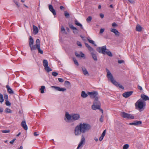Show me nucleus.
<instances>
[{
    "label": "nucleus",
    "instance_id": "obj_45",
    "mask_svg": "<svg viewBox=\"0 0 149 149\" xmlns=\"http://www.w3.org/2000/svg\"><path fill=\"white\" fill-rule=\"evenodd\" d=\"M6 104L7 106H10L11 105V103L8 100L6 101Z\"/></svg>",
    "mask_w": 149,
    "mask_h": 149
},
{
    "label": "nucleus",
    "instance_id": "obj_64",
    "mask_svg": "<svg viewBox=\"0 0 149 149\" xmlns=\"http://www.w3.org/2000/svg\"><path fill=\"white\" fill-rule=\"evenodd\" d=\"M3 111V109L2 107H0V113H2Z\"/></svg>",
    "mask_w": 149,
    "mask_h": 149
},
{
    "label": "nucleus",
    "instance_id": "obj_16",
    "mask_svg": "<svg viewBox=\"0 0 149 149\" xmlns=\"http://www.w3.org/2000/svg\"><path fill=\"white\" fill-rule=\"evenodd\" d=\"M22 126L25 130H27L28 129L27 125H26L25 121H23L21 123Z\"/></svg>",
    "mask_w": 149,
    "mask_h": 149
},
{
    "label": "nucleus",
    "instance_id": "obj_49",
    "mask_svg": "<svg viewBox=\"0 0 149 149\" xmlns=\"http://www.w3.org/2000/svg\"><path fill=\"white\" fill-rule=\"evenodd\" d=\"M112 26L113 27H115L117 26V25L115 23L113 22L112 23Z\"/></svg>",
    "mask_w": 149,
    "mask_h": 149
},
{
    "label": "nucleus",
    "instance_id": "obj_4",
    "mask_svg": "<svg viewBox=\"0 0 149 149\" xmlns=\"http://www.w3.org/2000/svg\"><path fill=\"white\" fill-rule=\"evenodd\" d=\"M97 98L96 97L95 99L93 104L92 106V109L94 110L97 109H100V107L101 104L99 101L98 100Z\"/></svg>",
    "mask_w": 149,
    "mask_h": 149
},
{
    "label": "nucleus",
    "instance_id": "obj_51",
    "mask_svg": "<svg viewBox=\"0 0 149 149\" xmlns=\"http://www.w3.org/2000/svg\"><path fill=\"white\" fill-rule=\"evenodd\" d=\"M106 134V130H105L104 131L103 133H102L101 136H103V137H104V136H105Z\"/></svg>",
    "mask_w": 149,
    "mask_h": 149
},
{
    "label": "nucleus",
    "instance_id": "obj_12",
    "mask_svg": "<svg viewBox=\"0 0 149 149\" xmlns=\"http://www.w3.org/2000/svg\"><path fill=\"white\" fill-rule=\"evenodd\" d=\"M91 54L92 56V57L93 59L95 61H97V58L96 56V54H95V51L93 50V51H91Z\"/></svg>",
    "mask_w": 149,
    "mask_h": 149
},
{
    "label": "nucleus",
    "instance_id": "obj_44",
    "mask_svg": "<svg viewBox=\"0 0 149 149\" xmlns=\"http://www.w3.org/2000/svg\"><path fill=\"white\" fill-rule=\"evenodd\" d=\"M38 53L41 54H42L43 52L42 50H41L40 49V47H39L38 49Z\"/></svg>",
    "mask_w": 149,
    "mask_h": 149
},
{
    "label": "nucleus",
    "instance_id": "obj_19",
    "mask_svg": "<svg viewBox=\"0 0 149 149\" xmlns=\"http://www.w3.org/2000/svg\"><path fill=\"white\" fill-rule=\"evenodd\" d=\"M141 98L145 101H146L147 100H149V97L147 96V95L143 94H142L141 95Z\"/></svg>",
    "mask_w": 149,
    "mask_h": 149
},
{
    "label": "nucleus",
    "instance_id": "obj_33",
    "mask_svg": "<svg viewBox=\"0 0 149 149\" xmlns=\"http://www.w3.org/2000/svg\"><path fill=\"white\" fill-rule=\"evenodd\" d=\"M45 89V87L42 86L41 87V88H40V90L41 91V93H44V89Z\"/></svg>",
    "mask_w": 149,
    "mask_h": 149
},
{
    "label": "nucleus",
    "instance_id": "obj_43",
    "mask_svg": "<svg viewBox=\"0 0 149 149\" xmlns=\"http://www.w3.org/2000/svg\"><path fill=\"white\" fill-rule=\"evenodd\" d=\"M52 74L53 76L56 77L58 75V73L55 72H53L52 73Z\"/></svg>",
    "mask_w": 149,
    "mask_h": 149
},
{
    "label": "nucleus",
    "instance_id": "obj_26",
    "mask_svg": "<svg viewBox=\"0 0 149 149\" xmlns=\"http://www.w3.org/2000/svg\"><path fill=\"white\" fill-rule=\"evenodd\" d=\"M75 23L77 25L79 26L81 29H84L82 25L81 24L79 23L77 20H76L75 21Z\"/></svg>",
    "mask_w": 149,
    "mask_h": 149
},
{
    "label": "nucleus",
    "instance_id": "obj_50",
    "mask_svg": "<svg viewBox=\"0 0 149 149\" xmlns=\"http://www.w3.org/2000/svg\"><path fill=\"white\" fill-rule=\"evenodd\" d=\"M58 79L59 82H63L64 81V80L63 79L58 78Z\"/></svg>",
    "mask_w": 149,
    "mask_h": 149
},
{
    "label": "nucleus",
    "instance_id": "obj_21",
    "mask_svg": "<svg viewBox=\"0 0 149 149\" xmlns=\"http://www.w3.org/2000/svg\"><path fill=\"white\" fill-rule=\"evenodd\" d=\"M85 46L88 48V49L90 51V52L93 51L94 49H93L92 48L88 43H85Z\"/></svg>",
    "mask_w": 149,
    "mask_h": 149
},
{
    "label": "nucleus",
    "instance_id": "obj_58",
    "mask_svg": "<svg viewBox=\"0 0 149 149\" xmlns=\"http://www.w3.org/2000/svg\"><path fill=\"white\" fill-rule=\"evenodd\" d=\"M16 139H13L10 142V143L11 144H13L14 142V141Z\"/></svg>",
    "mask_w": 149,
    "mask_h": 149
},
{
    "label": "nucleus",
    "instance_id": "obj_38",
    "mask_svg": "<svg viewBox=\"0 0 149 149\" xmlns=\"http://www.w3.org/2000/svg\"><path fill=\"white\" fill-rule=\"evenodd\" d=\"M69 27L72 29H76V28L74 26L71 24H69Z\"/></svg>",
    "mask_w": 149,
    "mask_h": 149
},
{
    "label": "nucleus",
    "instance_id": "obj_5",
    "mask_svg": "<svg viewBox=\"0 0 149 149\" xmlns=\"http://www.w3.org/2000/svg\"><path fill=\"white\" fill-rule=\"evenodd\" d=\"M121 116L122 117L125 118L132 119L134 118V116L132 114L124 112H122Z\"/></svg>",
    "mask_w": 149,
    "mask_h": 149
},
{
    "label": "nucleus",
    "instance_id": "obj_17",
    "mask_svg": "<svg viewBox=\"0 0 149 149\" xmlns=\"http://www.w3.org/2000/svg\"><path fill=\"white\" fill-rule=\"evenodd\" d=\"M33 32L34 34H36L38 32V28L35 25L33 26Z\"/></svg>",
    "mask_w": 149,
    "mask_h": 149
},
{
    "label": "nucleus",
    "instance_id": "obj_54",
    "mask_svg": "<svg viewBox=\"0 0 149 149\" xmlns=\"http://www.w3.org/2000/svg\"><path fill=\"white\" fill-rule=\"evenodd\" d=\"M131 3L133 4L135 3V0H128Z\"/></svg>",
    "mask_w": 149,
    "mask_h": 149
},
{
    "label": "nucleus",
    "instance_id": "obj_10",
    "mask_svg": "<svg viewBox=\"0 0 149 149\" xmlns=\"http://www.w3.org/2000/svg\"><path fill=\"white\" fill-rule=\"evenodd\" d=\"M51 87L52 88L55 89L56 91H60L64 92V91H66V88H61L60 87H58V86H52Z\"/></svg>",
    "mask_w": 149,
    "mask_h": 149
},
{
    "label": "nucleus",
    "instance_id": "obj_52",
    "mask_svg": "<svg viewBox=\"0 0 149 149\" xmlns=\"http://www.w3.org/2000/svg\"><path fill=\"white\" fill-rule=\"evenodd\" d=\"M93 93H94V92H88V95H90L91 97L92 96V95H93Z\"/></svg>",
    "mask_w": 149,
    "mask_h": 149
},
{
    "label": "nucleus",
    "instance_id": "obj_48",
    "mask_svg": "<svg viewBox=\"0 0 149 149\" xmlns=\"http://www.w3.org/2000/svg\"><path fill=\"white\" fill-rule=\"evenodd\" d=\"M61 30L62 31H64L66 34H67V33L65 32V29L63 26H62L61 27Z\"/></svg>",
    "mask_w": 149,
    "mask_h": 149
},
{
    "label": "nucleus",
    "instance_id": "obj_56",
    "mask_svg": "<svg viewBox=\"0 0 149 149\" xmlns=\"http://www.w3.org/2000/svg\"><path fill=\"white\" fill-rule=\"evenodd\" d=\"M104 29H100V33H103L104 31Z\"/></svg>",
    "mask_w": 149,
    "mask_h": 149
},
{
    "label": "nucleus",
    "instance_id": "obj_23",
    "mask_svg": "<svg viewBox=\"0 0 149 149\" xmlns=\"http://www.w3.org/2000/svg\"><path fill=\"white\" fill-rule=\"evenodd\" d=\"M65 117L68 120H72V114L70 115L68 113L66 112L65 114Z\"/></svg>",
    "mask_w": 149,
    "mask_h": 149
},
{
    "label": "nucleus",
    "instance_id": "obj_41",
    "mask_svg": "<svg viewBox=\"0 0 149 149\" xmlns=\"http://www.w3.org/2000/svg\"><path fill=\"white\" fill-rule=\"evenodd\" d=\"M36 44L40 46V41L39 39H37L36 41Z\"/></svg>",
    "mask_w": 149,
    "mask_h": 149
},
{
    "label": "nucleus",
    "instance_id": "obj_22",
    "mask_svg": "<svg viewBox=\"0 0 149 149\" xmlns=\"http://www.w3.org/2000/svg\"><path fill=\"white\" fill-rule=\"evenodd\" d=\"M82 70L83 74L85 75H87L88 76L89 75V73L87 71V70L85 68H82Z\"/></svg>",
    "mask_w": 149,
    "mask_h": 149
},
{
    "label": "nucleus",
    "instance_id": "obj_20",
    "mask_svg": "<svg viewBox=\"0 0 149 149\" xmlns=\"http://www.w3.org/2000/svg\"><path fill=\"white\" fill-rule=\"evenodd\" d=\"M64 85L66 87L68 88H70L71 87V85L70 82L68 81H66L65 82Z\"/></svg>",
    "mask_w": 149,
    "mask_h": 149
},
{
    "label": "nucleus",
    "instance_id": "obj_39",
    "mask_svg": "<svg viewBox=\"0 0 149 149\" xmlns=\"http://www.w3.org/2000/svg\"><path fill=\"white\" fill-rule=\"evenodd\" d=\"M73 60L74 61V63H75V64L77 65H79L78 63L77 60L75 58H73Z\"/></svg>",
    "mask_w": 149,
    "mask_h": 149
},
{
    "label": "nucleus",
    "instance_id": "obj_24",
    "mask_svg": "<svg viewBox=\"0 0 149 149\" xmlns=\"http://www.w3.org/2000/svg\"><path fill=\"white\" fill-rule=\"evenodd\" d=\"M136 30L137 31L140 32L142 31V27L139 24H137L136 28Z\"/></svg>",
    "mask_w": 149,
    "mask_h": 149
},
{
    "label": "nucleus",
    "instance_id": "obj_25",
    "mask_svg": "<svg viewBox=\"0 0 149 149\" xmlns=\"http://www.w3.org/2000/svg\"><path fill=\"white\" fill-rule=\"evenodd\" d=\"M98 93L97 92H94V93L93 95H92V96H91V97L94 98L95 99H96V98H99L97 96L98 95Z\"/></svg>",
    "mask_w": 149,
    "mask_h": 149
},
{
    "label": "nucleus",
    "instance_id": "obj_18",
    "mask_svg": "<svg viewBox=\"0 0 149 149\" xmlns=\"http://www.w3.org/2000/svg\"><path fill=\"white\" fill-rule=\"evenodd\" d=\"M6 87L7 89V91L10 94H14V92L12 90V89L10 88L9 86L8 85H6Z\"/></svg>",
    "mask_w": 149,
    "mask_h": 149
},
{
    "label": "nucleus",
    "instance_id": "obj_15",
    "mask_svg": "<svg viewBox=\"0 0 149 149\" xmlns=\"http://www.w3.org/2000/svg\"><path fill=\"white\" fill-rule=\"evenodd\" d=\"M80 54H78L77 52H75V56L77 57H81L82 58L85 57V55L82 52H80Z\"/></svg>",
    "mask_w": 149,
    "mask_h": 149
},
{
    "label": "nucleus",
    "instance_id": "obj_34",
    "mask_svg": "<svg viewBox=\"0 0 149 149\" xmlns=\"http://www.w3.org/2000/svg\"><path fill=\"white\" fill-rule=\"evenodd\" d=\"M92 19V17L91 16H89L86 19V21L88 23L90 22Z\"/></svg>",
    "mask_w": 149,
    "mask_h": 149
},
{
    "label": "nucleus",
    "instance_id": "obj_31",
    "mask_svg": "<svg viewBox=\"0 0 149 149\" xmlns=\"http://www.w3.org/2000/svg\"><path fill=\"white\" fill-rule=\"evenodd\" d=\"M135 126H137L142 124V122L141 121L135 120Z\"/></svg>",
    "mask_w": 149,
    "mask_h": 149
},
{
    "label": "nucleus",
    "instance_id": "obj_40",
    "mask_svg": "<svg viewBox=\"0 0 149 149\" xmlns=\"http://www.w3.org/2000/svg\"><path fill=\"white\" fill-rule=\"evenodd\" d=\"M73 33L75 34H77L79 32V31L76 28V29H74Z\"/></svg>",
    "mask_w": 149,
    "mask_h": 149
},
{
    "label": "nucleus",
    "instance_id": "obj_11",
    "mask_svg": "<svg viewBox=\"0 0 149 149\" xmlns=\"http://www.w3.org/2000/svg\"><path fill=\"white\" fill-rule=\"evenodd\" d=\"M133 92L132 91H127L124 93L123 94V96L127 98L131 96Z\"/></svg>",
    "mask_w": 149,
    "mask_h": 149
},
{
    "label": "nucleus",
    "instance_id": "obj_59",
    "mask_svg": "<svg viewBox=\"0 0 149 149\" xmlns=\"http://www.w3.org/2000/svg\"><path fill=\"white\" fill-rule=\"evenodd\" d=\"M118 62L119 63L121 64V63H124V61L123 60H118Z\"/></svg>",
    "mask_w": 149,
    "mask_h": 149
},
{
    "label": "nucleus",
    "instance_id": "obj_55",
    "mask_svg": "<svg viewBox=\"0 0 149 149\" xmlns=\"http://www.w3.org/2000/svg\"><path fill=\"white\" fill-rule=\"evenodd\" d=\"M14 2L15 4L17 5V7L18 8H19V5L18 4L17 1H14Z\"/></svg>",
    "mask_w": 149,
    "mask_h": 149
},
{
    "label": "nucleus",
    "instance_id": "obj_28",
    "mask_svg": "<svg viewBox=\"0 0 149 149\" xmlns=\"http://www.w3.org/2000/svg\"><path fill=\"white\" fill-rule=\"evenodd\" d=\"M43 65L44 67L48 65V62L45 59H44L43 61Z\"/></svg>",
    "mask_w": 149,
    "mask_h": 149
},
{
    "label": "nucleus",
    "instance_id": "obj_7",
    "mask_svg": "<svg viewBox=\"0 0 149 149\" xmlns=\"http://www.w3.org/2000/svg\"><path fill=\"white\" fill-rule=\"evenodd\" d=\"M85 139L84 135L82 134L81 136V141L79 143L77 149H79L80 148H82L83 146V145L84 144L85 142Z\"/></svg>",
    "mask_w": 149,
    "mask_h": 149
},
{
    "label": "nucleus",
    "instance_id": "obj_13",
    "mask_svg": "<svg viewBox=\"0 0 149 149\" xmlns=\"http://www.w3.org/2000/svg\"><path fill=\"white\" fill-rule=\"evenodd\" d=\"M110 31L111 32H113L116 36H119L120 33L116 29H111Z\"/></svg>",
    "mask_w": 149,
    "mask_h": 149
},
{
    "label": "nucleus",
    "instance_id": "obj_8",
    "mask_svg": "<svg viewBox=\"0 0 149 149\" xmlns=\"http://www.w3.org/2000/svg\"><path fill=\"white\" fill-rule=\"evenodd\" d=\"M135 106L136 107L141 109L143 107V103L142 101L140 100H139L135 103Z\"/></svg>",
    "mask_w": 149,
    "mask_h": 149
},
{
    "label": "nucleus",
    "instance_id": "obj_60",
    "mask_svg": "<svg viewBox=\"0 0 149 149\" xmlns=\"http://www.w3.org/2000/svg\"><path fill=\"white\" fill-rule=\"evenodd\" d=\"M100 15L101 18H103L104 17V15L102 13H100Z\"/></svg>",
    "mask_w": 149,
    "mask_h": 149
},
{
    "label": "nucleus",
    "instance_id": "obj_63",
    "mask_svg": "<svg viewBox=\"0 0 149 149\" xmlns=\"http://www.w3.org/2000/svg\"><path fill=\"white\" fill-rule=\"evenodd\" d=\"M138 88L140 90H142V87L139 86H138Z\"/></svg>",
    "mask_w": 149,
    "mask_h": 149
},
{
    "label": "nucleus",
    "instance_id": "obj_1",
    "mask_svg": "<svg viewBox=\"0 0 149 149\" xmlns=\"http://www.w3.org/2000/svg\"><path fill=\"white\" fill-rule=\"evenodd\" d=\"M91 128L90 125L88 123H80L77 125L74 129V134L76 136L80 135L90 130Z\"/></svg>",
    "mask_w": 149,
    "mask_h": 149
},
{
    "label": "nucleus",
    "instance_id": "obj_37",
    "mask_svg": "<svg viewBox=\"0 0 149 149\" xmlns=\"http://www.w3.org/2000/svg\"><path fill=\"white\" fill-rule=\"evenodd\" d=\"M87 40L90 43L94 44V42L93 40H90L89 37L87 38Z\"/></svg>",
    "mask_w": 149,
    "mask_h": 149
},
{
    "label": "nucleus",
    "instance_id": "obj_30",
    "mask_svg": "<svg viewBox=\"0 0 149 149\" xmlns=\"http://www.w3.org/2000/svg\"><path fill=\"white\" fill-rule=\"evenodd\" d=\"M106 54H107L108 56L110 57H112L113 56L111 53L109 51L108 49H107L106 52Z\"/></svg>",
    "mask_w": 149,
    "mask_h": 149
},
{
    "label": "nucleus",
    "instance_id": "obj_29",
    "mask_svg": "<svg viewBox=\"0 0 149 149\" xmlns=\"http://www.w3.org/2000/svg\"><path fill=\"white\" fill-rule=\"evenodd\" d=\"M45 68V69L48 72L52 71V69L50 68V67L48 66H46Z\"/></svg>",
    "mask_w": 149,
    "mask_h": 149
},
{
    "label": "nucleus",
    "instance_id": "obj_61",
    "mask_svg": "<svg viewBox=\"0 0 149 149\" xmlns=\"http://www.w3.org/2000/svg\"><path fill=\"white\" fill-rule=\"evenodd\" d=\"M129 125H135V121H134L133 123H129Z\"/></svg>",
    "mask_w": 149,
    "mask_h": 149
},
{
    "label": "nucleus",
    "instance_id": "obj_36",
    "mask_svg": "<svg viewBox=\"0 0 149 149\" xmlns=\"http://www.w3.org/2000/svg\"><path fill=\"white\" fill-rule=\"evenodd\" d=\"M4 100L3 98V95L0 93V102L2 103L3 101Z\"/></svg>",
    "mask_w": 149,
    "mask_h": 149
},
{
    "label": "nucleus",
    "instance_id": "obj_14",
    "mask_svg": "<svg viewBox=\"0 0 149 149\" xmlns=\"http://www.w3.org/2000/svg\"><path fill=\"white\" fill-rule=\"evenodd\" d=\"M49 10L54 15H55L56 14V11L54 9L52 6L51 5H50L49 6Z\"/></svg>",
    "mask_w": 149,
    "mask_h": 149
},
{
    "label": "nucleus",
    "instance_id": "obj_57",
    "mask_svg": "<svg viewBox=\"0 0 149 149\" xmlns=\"http://www.w3.org/2000/svg\"><path fill=\"white\" fill-rule=\"evenodd\" d=\"M77 45L79 46L80 47H81V46H82V45L81 44V43L79 41H77Z\"/></svg>",
    "mask_w": 149,
    "mask_h": 149
},
{
    "label": "nucleus",
    "instance_id": "obj_46",
    "mask_svg": "<svg viewBox=\"0 0 149 149\" xmlns=\"http://www.w3.org/2000/svg\"><path fill=\"white\" fill-rule=\"evenodd\" d=\"M1 132L3 133H9L10 132V130H3L1 131Z\"/></svg>",
    "mask_w": 149,
    "mask_h": 149
},
{
    "label": "nucleus",
    "instance_id": "obj_2",
    "mask_svg": "<svg viewBox=\"0 0 149 149\" xmlns=\"http://www.w3.org/2000/svg\"><path fill=\"white\" fill-rule=\"evenodd\" d=\"M106 70L107 73V76L108 79H110L111 83L114 85L117 86H118L120 88L123 89H124V87L121 85L118 84V82L114 79L113 76L109 70L107 69H106Z\"/></svg>",
    "mask_w": 149,
    "mask_h": 149
},
{
    "label": "nucleus",
    "instance_id": "obj_47",
    "mask_svg": "<svg viewBox=\"0 0 149 149\" xmlns=\"http://www.w3.org/2000/svg\"><path fill=\"white\" fill-rule=\"evenodd\" d=\"M4 99L5 100V101L8 100V96L7 94H4Z\"/></svg>",
    "mask_w": 149,
    "mask_h": 149
},
{
    "label": "nucleus",
    "instance_id": "obj_9",
    "mask_svg": "<svg viewBox=\"0 0 149 149\" xmlns=\"http://www.w3.org/2000/svg\"><path fill=\"white\" fill-rule=\"evenodd\" d=\"M72 120L74 121L79 118L80 115L78 114H72Z\"/></svg>",
    "mask_w": 149,
    "mask_h": 149
},
{
    "label": "nucleus",
    "instance_id": "obj_53",
    "mask_svg": "<svg viewBox=\"0 0 149 149\" xmlns=\"http://www.w3.org/2000/svg\"><path fill=\"white\" fill-rule=\"evenodd\" d=\"M103 116L102 115L101 116L100 118V120L101 122H102L103 120Z\"/></svg>",
    "mask_w": 149,
    "mask_h": 149
},
{
    "label": "nucleus",
    "instance_id": "obj_27",
    "mask_svg": "<svg viewBox=\"0 0 149 149\" xmlns=\"http://www.w3.org/2000/svg\"><path fill=\"white\" fill-rule=\"evenodd\" d=\"M81 96L82 97L85 98L87 97L88 95L86 93L85 91H83L81 92Z\"/></svg>",
    "mask_w": 149,
    "mask_h": 149
},
{
    "label": "nucleus",
    "instance_id": "obj_42",
    "mask_svg": "<svg viewBox=\"0 0 149 149\" xmlns=\"http://www.w3.org/2000/svg\"><path fill=\"white\" fill-rule=\"evenodd\" d=\"M129 145L128 144H126L123 146V149H127Z\"/></svg>",
    "mask_w": 149,
    "mask_h": 149
},
{
    "label": "nucleus",
    "instance_id": "obj_32",
    "mask_svg": "<svg viewBox=\"0 0 149 149\" xmlns=\"http://www.w3.org/2000/svg\"><path fill=\"white\" fill-rule=\"evenodd\" d=\"M4 111L5 112L7 113H11L12 112V111L8 108H6L5 109Z\"/></svg>",
    "mask_w": 149,
    "mask_h": 149
},
{
    "label": "nucleus",
    "instance_id": "obj_3",
    "mask_svg": "<svg viewBox=\"0 0 149 149\" xmlns=\"http://www.w3.org/2000/svg\"><path fill=\"white\" fill-rule=\"evenodd\" d=\"M34 40L33 38L31 36H30L29 39V45L30 47L31 50V51L38 49L40 46L36 44L33 45Z\"/></svg>",
    "mask_w": 149,
    "mask_h": 149
},
{
    "label": "nucleus",
    "instance_id": "obj_6",
    "mask_svg": "<svg viewBox=\"0 0 149 149\" xmlns=\"http://www.w3.org/2000/svg\"><path fill=\"white\" fill-rule=\"evenodd\" d=\"M107 50L106 46H104L102 47H98L97 49V50L99 53L104 54H106V52Z\"/></svg>",
    "mask_w": 149,
    "mask_h": 149
},
{
    "label": "nucleus",
    "instance_id": "obj_35",
    "mask_svg": "<svg viewBox=\"0 0 149 149\" xmlns=\"http://www.w3.org/2000/svg\"><path fill=\"white\" fill-rule=\"evenodd\" d=\"M64 15L66 18H68L69 17L70 15L67 12H65Z\"/></svg>",
    "mask_w": 149,
    "mask_h": 149
},
{
    "label": "nucleus",
    "instance_id": "obj_62",
    "mask_svg": "<svg viewBox=\"0 0 149 149\" xmlns=\"http://www.w3.org/2000/svg\"><path fill=\"white\" fill-rule=\"evenodd\" d=\"M103 138L104 137L101 136L100 137L99 139V140H100V141H101L103 139Z\"/></svg>",
    "mask_w": 149,
    "mask_h": 149
}]
</instances>
